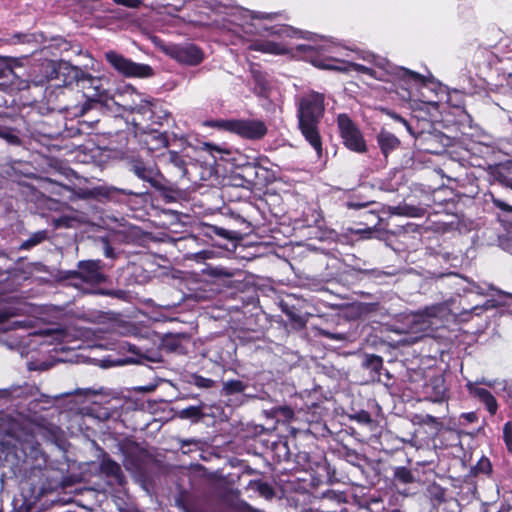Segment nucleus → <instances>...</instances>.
Listing matches in <instances>:
<instances>
[{"label":"nucleus","instance_id":"f257e3e1","mask_svg":"<svg viewBox=\"0 0 512 512\" xmlns=\"http://www.w3.org/2000/svg\"><path fill=\"white\" fill-rule=\"evenodd\" d=\"M0 396L23 400L15 405L13 411H0V430L18 442L14 451H7L5 462H10V457L16 460L15 463L11 461L14 473L43 469L47 456L36 438L57 441L61 434L60 427L41 414L53 404L52 398L38 395L36 388L31 385L17 387L11 392L0 391Z\"/></svg>","mask_w":512,"mask_h":512},{"label":"nucleus","instance_id":"f03ea898","mask_svg":"<svg viewBox=\"0 0 512 512\" xmlns=\"http://www.w3.org/2000/svg\"><path fill=\"white\" fill-rule=\"evenodd\" d=\"M296 49L298 52L304 53L305 58L315 67L321 69L336 70L344 73L355 71L380 81H388L389 76H395L407 83L422 84L424 82L423 76L419 73L404 67L395 66L386 58L371 52L362 51L358 55L363 61L374 65L377 69L355 63L351 60L340 59L337 56H342L343 54L338 51L339 48L331 41H322V43L315 45L300 44L297 45Z\"/></svg>","mask_w":512,"mask_h":512},{"label":"nucleus","instance_id":"7ed1b4c3","mask_svg":"<svg viewBox=\"0 0 512 512\" xmlns=\"http://www.w3.org/2000/svg\"><path fill=\"white\" fill-rule=\"evenodd\" d=\"M325 111V96L316 91L303 93L297 99V118L302 135L315 149L318 155L322 152V142L318 125Z\"/></svg>","mask_w":512,"mask_h":512},{"label":"nucleus","instance_id":"20e7f679","mask_svg":"<svg viewBox=\"0 0 512 512\" xmlns=\"http://www.w3.org/2000/svg\"><path fill=\"white\" fill-rule=\"evenodd\" d=\"M450 313L448 303H438L409 314L404 318L405 328L401 332L415 335L413 340L430 335Z\"/></svg>","mask_w":512,"mask_h":512},{"label":"nucleus","instance_id":"39448f33","mask_svg":"<svg viewBox=\"0 0 512 512\" xmlns=\"http://www.w3.org/2000/svg\"><path fill=\"white\" fill-rule=\"evenodd\" d=\"M65 279L70 284L85 294H95L96 286L107 280L103 273V263L101 260H82L77 264L76 270L66 272Z\"/></svg>","mask_w":512,"mask_h":512},{"label":"nucleus","instance_id":"423d86ee","mask_svg":"<svg viewBox=\"0 0 512 512\" xmlns=\"http://www.w3.org/2000/svg\"><path fill=\"white\" fill-rule=\"evenodd\" d=\"M275 15V13H261L247 9H239L234 14V22L242 28L244 33L250 35L260 34L262 31H268L271 35L286 37L296 36L297 31L289 26L279 25L267 27L260 23H256L264 19H272Z\"/></svg>","mask_w":512,"mask_h":512},{"label":"nucleus","instance_id":"0eeeda50","mask_svg":"<svg viewBox=\"0 0 512 512\" xmlns=\"http://www.w3.org/2000/svg\"><path fill=\"white\" fill-rule=\"evenodd\" d=\"M161 50L182 65L197 66L204 60L203 50L190 42L162 44Z\"/></svg>","mask_w":512,"mask_h":512},{"label":"nucleus","instance_id":"6e6552de","mask_svg":"<svg viewBox=\"0 0 512 512\" xmlns=\"http://www.w3.org/2000/svg\"><path fill=\"white\" fill-rule=\"evenodd\" d=\"M105 59L125 77L147 78L153 75V69L149 65L133 62L115 51L106 52Z\"/></svg>","mask_w":512,"mask_h":512},{"label":"nucleus","instance_id":"1a4fd4ad","mask_svg":"<svg viewBox=\"0 0 512 512\" xmlns=\"http://www.w3.org/2000/svg\"><path fill=\"white\" fill-rule=\"evenodd\" d=\"M128 170L138 179L148 183L151 187H162V175L157 165L152 161H145L141 157H131L128 160Z\"/></svg>","mask_w":512,"mask_h":512},{"label":"nucleus","instance_id":"9d476101","mask_svg":"<svg viewBox=\"0 0 512 512\" xmlns=\"http://www.w3.org/2000/svg\"><path fill=\"white\" fill-rule=\"evenodd\" d=\"M337 124L345 146L351 151L364 153L367 149L365 140L352 120L346 114H340Z\"/></svg>","mask_w":512,"mask_h":512},{"label":"nucleus","instance_id":"9b49d317","mask_svg":"<svg viewBox=\"0 0 512 512\" xmlns=\"http://www.w3.org/2000/svg\"><path fill=\"white\" fill-rule=\"evenodd\" d=\"M267 131V126L262 120L236 119L233 133L248 140H260Z\"/></svg>","mask_w":512,"mask_h":512},{"label":"nucleus","instance_id":"f8f14e48","mask_svg":"<svg viewBox=\"0 0 512 512\" xmlns=\"http://www.w3.org/2000/svg\"><path fill=\"white\" fill-rule=\"evenodd\" d=\"M47 68L50 69L49 79L59 80L63 86L71 85L73 82L79 84L84 73L81 69L72 66L68 62L50 63Z\"/></svg>","mask_w":512,"mask_h":512},{"label":"nucleus","instance_id":"ddd939ff","mask_svg":"<svg viewBox=\"0 0 512 512\" xmlns=\"http://www.w3.org/2000/svg\"><path fill=\"white\" fill-rule=\"evenodd\" d=\"M424 394L428 400L434 403L447 401V387L444 377L442 375H437L430 378L424 386Z\"/></svg>","mask_w":512,"mask_h":512},{"label":"nucleus","instance_id":"4468645a","mask_svg":"<svg viewBox=\"0 0 512 512\" xmlns=\"http://www.w3.org/2000/svg\"><path fill=\"white\" fill-rule=\"evenodd\" d=\"M135 97L136 99H133L131 104L124 105V109L137 114L143 121H152L155 103L151 99L142 98L138 94Z\"/></svg>","mask_w":512,"mask_h":512},{"label":"nucleus","instance_id":"2eb2a0df","mask_svg":"<svg viewBox=\"0 0 512 512\" xmlns=\"http://www.w3.org/2000/svg\"><path fill=\"white\" fill-rule=\"evenodd\" d=\"M78 85L85 90V94L89 99L102 101L104 98L105 89L100 78L93 77L84 72Z\"/></svg>","mask_w":512,"mask_h":512},{"label":"nucleus","instance_id":"dca6fc26","mask_svg":"<svg viewBox=\"0 0 512 512\" xmlns=\"http://www.w3.org/2000/svg\"><path fill=\"white\" fill-rule=\"evenodd\" d=\"M465 387L471 396L478 398L485 405L491 415L496 414L498 410L497 401L487 389L476 386V383L470 380L467 381Z\"/></svg>","mask_w":512,"mask_h":512},{"label":"nucleus","instance_id":"f3484780","mask_svg":"<svg viewBox=\"0 0 512 512\" xmlns=\"http://www.w3.org/2000/svg\"><path fill=\"white\" fill-rule=\"evenodd\" d=\"M248 49L266 54L283 55L288 53L287 47L279 42L270 40H255L248 45Z\"/></svg>","mask_w":512,"mask_h":512},{"label":"nucleus","instance_id":"a211bd4d","mask_svg":"<svg viewBox=\"0 0 512 512\" xmlns=\"http://www.w3.org/2000/svg\"><path fill=\"white\" fill-rule=\"evenodd\" d=\"M117 194H123V195H127V196L136 195V193H134L130 190H125V189L117 188L114 186H98V187L93 188L92 190H87V191L82 192V194L80 196L82 198L99 196V197H104L107 199H113Z\"/></svg>","mask_w":512,"mask_h":512},{"label":"nucleus","instance_id":"6ab92c4d","mask_svg":"<svg viewBox=\"0 0 512 512\" xmlns=\"http://www.w3.org/2000/svg\"><path fill=\"white\" fill-rule=\"evenodd\" d=\"M377 143L383 155L387 157L389 153L399 147L400 140L391 132L381 130L377 135Z\"/></svg>","mask_w":512,"mask_h":512},{"label":"nucleus","instance_id":"aec40b11","mask_svg":"<svg viewBox=\"0 0 512 512\" xmlns=\"http://www.w3.org/2000/svg\"><path fill=\"white\" fill-rule=\"evenodd\" d=\"M101 471L107 476L113 477L119 484L123 479L121 466L111 458H103L100 463Z\"/></svg>","mask_w":512,"mask_h":512},{"label":"nucleus","instance_id":"412c9836","mask_svg":"<svg viewBox=\"0 0 512 512\" xmlns=\"http://www.w3.org/2000/svg\"><path fill=\"white\" fill-rule=\"evenodd\" d=\"M363 367L370 370L373 374L371 378L380 380L381 370L383 369L382 357L374 354H367L363 360Z\"/></svg>","mask_w":512,"mask_h":512},{"label":"nucleus","instance_id":"4be33fe9","mask_svg":"<svg viewBox=\"0 0 512 512\" xmlns=\"http://www.w3.org/2000/svg\"><path fill=\"white\" fill-rule=\"evenodd\" d=\"M21 66V59L0 56V79L15 77V67Z\"/></svg>","mask_w":512,"mask_h":512},{"label":"nucleus","instance_id":"5701e85b","mask_svg":"<svg viewBox=\"0 0 512 512\" xmlns=\"http://www.w3.org/2000/svg\"><path fill=\"white\" fill-rule=\"evenodd\" d=\"M246 388L247 384L240 380H229L223 384L222 395L228 396L234 394H243Z\"/></svg>","mask_w":512,"mask_h":512},{"label":"nucleus","instance_id":"b1692460","mask_svg":"<svg viewBox=\"0 0 512 512\" xmlns=\"http://www.w3.org/2000/svg\"><path fill=\"white\" fill-rule=\"evenodd\" d=\"M236 119H217L205 122V125L218 130L228 131L233 133L235 129Z\"/></svg>","mask_w":512,"mask_h":512},{"label":"nucleus","instance_id":"393cba45","mask_svg":"<svg viewBox=\"0 0 512 512\" xmlns=\"http://www.w3.org/2000/svg\"><path fill=\"white\" fill-rule=\"evenodd\" d=\"M168 161L171 163L174 167H176L179 170L180 176L185 177L187 170H186V161L178 152L176 151H169L168 152Z\"/></svg>","mask_w":512,"mask_h":512},{"label":"nucleus","instance_id":"a878e982","mask_svg":"<svg viewBox=\"0 0 512 512\" xmlns=\"http://www.w3.org/2000/svg\"><path fill=\"white\" fill-rule=\"evenodd\" d=\"M393 475L397 481L403 484H409L415 481V477L412 471L404 466L396 467L394 469Z\"/></svg>","mask_w":512,"mask_h":512},{"label":"nucleus","instance_id":"bb28decb","mask_svg":"<svg viewBox=\"0 0 512 512\" xmlns=\"http://www.w3.org/2000/svg\"><path fill=\"white\" fill-rule=\"evenodd\" d=\"M493 287L489 284H479L473 281H468V285L463 288L464 293H476L478 295H486Z\"/></svg>","mask_w":512,"mask_h":512},{"label":"nucleus","instance_id":"cd10ccee","mask_svg":"<svg viewBox=\"0 0 512 512\" xmlns=\"http://www.w3.org/2000/svg\"><path fill=\"white\" fill-rule=\"evenodd\" d=\"M427 493L431 499L437 502H443L445 500V489L435 482L427 487Z\"/></svg>","mask_w":512,"mask_h":512},{"label":"nucleus","instance_id":"c85d7f7f","mask_svg":"<svg viewBox=\"0 0 512 512\" xmlns=\"http://www.w3.org/2000/svg\"><path fill=\"white\" fill-rule=\"evenodd\" d=\"M202 415L201 406H189L179 412V416L182 419H200Z\"/></svg>","mask_w":512,"mask_h":512},{"label":"nucleus","instance_id":"c756f323","mask_svg":"<svg viewBox=\"0 0 512 512\" xmlns=\"http://www.w3.org/2000/svg\"><path fill=\"white\" fill-rule=\"evenodd\" d=\"M46 238V232L45 231H38L34 233L32 236H30L27 240H25L21 244V249H30L37 244L41 243Z\"/></svg>","mask_w":512,"mask_h":512},{"label":"nucleus","instance_id":"7c9ffc66","mask_svg":"<svg viewBox=\"0 0 512 512\" xmlns=\"http://www.w3.org/2000/svg\"><path fill=\"white\" fill-rule=\"evenodd\" d=\"M190 383L201 389H209L214 386V380L198 374L191 375Z\"/></svg>","mask_w":512,"mask_h":512},{"label":"nucleus","instance_id":"2f4dec72","mask_svg":"<svg viewBox=\"0 0 512 512\" xmlns=\"http://www.w3.org/2000/svg\"><path fill=\"white\" fill-rule=\"evenodd\" d=\"M360 272L365 274V275H367L368 277H370L372 279L378 280L379 282H381L382 279L391 276L390 273L385 272V271L380 270V269H376V268L375 269L360 270Z\"/></svg>","mask_w":512,"mask_h":512},{"label":"nucleus","instance_id":"473e14b6","mask_svg":"<svg viewBox=\"0 0 512 512\" xmlns=\"http://www.w3.org/2000/svg\"><path fill=\"white\" fill-rule=\"evenodd\" d=\"M350 419L354 420L360 424H363V425H371L373 422L371 415L365 410H361V411L351 415Z\"/></svg>","mask_w":512,"mask_h":512},{"label":"nucleus","instance_id":"72a5a7b5","mask_svg":"<svg viewBox=\"0 0 512 512\" xmlns=\"http://www.w3.org/2000/svg\"><path fill=\"white\" fill-rule=\"evenodd\" d=\"M503 439L507 449L512 454V422L508 421L503 427Z\"/></svg>","mask_w":512,"mask_h":512},{"label":"nucleus","instance_id":"f704fd0d","mask_svg":"<svg viewBox=\"0 0 512 512\" xmlns=\"http://www.w3.org/2000/svg\"><path fill=\"white\" fill-rule=\"evenodd\" d=\"M474 383H476V386L478 385H485L490 388H496V386H501L503 390L507 389V382L506 381H498V380H490L487 378H481L476 380Z\"/></svg>","mask_w":512,"mask_h":512},{"label":"nucleus","instance_id":"c9c22d12","mask_svg":"<svg viewBox=\"0 0 512 512\" xmlns=\"http://www.w3.org/2000/svg\"><path fill=\"white\" fill-rule=\"evenodd\" d=\"M77 222L76 218L70 216H61L55 220V226L58 228H72Z\"/></svg>","mask_w":512,"mask_h":512},{"label":"nucleus","instance_id":"e433bc0d","mask_svg":"<svg viewBox=\"0 0 512 512\" xmlns=\"http://www.w3.org/2000/svg\"><path fill=\"white\" fill-rule=\"evenodd\" d=\"M417 209L413 207H401L394 206L390 208V213L394 215H408V216H416Z\"/></svg>","mask_w":512,"mask_h":512},{"label":"nucleus","instance_id":"4c0bfd02","mask_svg":"<svg viewBox=\"0 0 512 512\" xmlns=\"http://www.w3.org/2000/svg\"><path fill=\"white\" fill-rule=\"evenodd\" d=\"M510 234L507 232L506 235H501L498 238L500 248L508 253H512V236Z\"/></svg>","mask_w":512,"mask_h":512},{"label":"nucleus","instance_id":"58836bf2","mask_svg":"<svg viewBox=\"0 0 512 512\" xmlns=\"http://www.w3.org/2000/svg\"><path fill=\"white\" fill-rule=\"evenodd\" d=\"M493 307H495L493 302L491 300H487L483 305H476V306L472 307L470 310H465L464 313H466V314L474 313L475 315H480L483 311L489 310Z\"/></svg>","mask_w":512,"mask_h":512},{"label":"nucleus","instance_id":"ea45409f","mask_svg":"<svg viewBox=\"0 0 512 512\" xmlns=\"http://www.w3.org/2000/svg\"><path fill=\"white\" fill-rule=\"evenodd\" d=\"M0 137L6 139L10 144L18 145L20 143L18 136L6 128H0Z\"/></svg>","mask_w":512,"mask_h":512},{"label":"nucleus","instance_id":"a19ab883","mask_svg":"<svg viewBox=\"0 0 512 512\" xmlns=\"http://www.w3.org/2000/svg\"><path fill=\"white\" fill-rule=\"evenodd\" d=\"M245 177L249 183H254L258 176V170L255 166H248L244 169Z\"/></svg>","mask_w":512,"mask_h":512},{"label":"nucleus","instance_id":"79ce46f5","mask_svg":"<svg viewBox=\"0 0 512 512\" xmlns=\"http://www.w3.org/2000/svg\"><path fill=\"white\" fill-rule=\"evenodd\" d=\"M164 345L170 350V351H178L180 348L179 340L175 337H167L164 340Z\"/></svg>","mask_w":512,"mask_h":512},{"label":"nucleus","instance_id":"37998d69","mask_svg":"<svg viewBox=\"0 0 512 512\" xmlns=\"http://www.w3.org/2000/svg\"><path fill=\"white\" fill-rule=\"evenodd\" d=\"M113 2L128 8H138L142 3L141 0H113Z\"/></svg>","mask_w":512,"mask_h":512},{"label":"nucleus","instance_id":"c03bdc74","mask_svg":"<svg viewBox=\"0 0 512 512\" xmlns=\"http://www.w3.org/2000/svg\"><path fill=\"white\" fill-rule=\"evenodd\" d=\"M491 198H492V202L493 204L498 207L499 209L505 211V212H510L512 213V205H509L507 203H505L504 201L498 199V198H495L493 195H491Z\"/></svg>","mask_w":512,"mask_h":512},{"label":"nucleus","instance_id":"a18cd8bd","mask_svg":"<svg viewBox=\"0 0 512 512\" xmlns=\"http://www.w3.org/2000/svg\"><path fill=\"white\" fill-rule=\"evenodd\" d=\"M95 294L104 295V296H111L116 298H121L124 294L121 290H106V289H98Z\"/></svg>","mask_w":512,"mask_h":512},{"label":"nucleus","instance_id":"49530a36","mask_svg":"<svg viewBox=\"0 0 512 512\" xmlns=\"http://www.w3.org/2000/svg\"><path fill=\"white\" fill-rule=\"evenodd\" d=\"M371 202H357V201H349L347 203L348 208L351 209H361L367 207Z\"/></svg>","mask_w":512,"mask_h":512},{"label":"nucleus","instance_id":"de8ad7c7","mask_svg":"<svg viewBox=\"0 0 512 512\" xmlns=\"http://www.w3.org/2000/svg\"><path fill=\"white\" fill-rule=\"evenodd\" d=\"M345 457L351 463L359 459L357 452L351 449H346Z\"/></svg>","mask_w":512,"mask_h":512},{"label":"nucleus","instance_id":"09e8293b","mask_svg":"<svg viewBox=\"0 0 512 512\" xmlns=\"http://www.w3.org/2000/svg\"><path fill=\"white\" fill-rule=\"evenodd\" d=\"M461 418L464 419L468 423H473V422L477 421V419H478L477 414L475 412L463 413L461 415Z\"/></svg>","mask_w":512,"mask_h":512},{"label":"nucleus","instance_id":"8fccbe9b","mask_svg":"<svg viewBox=\"0 0 512 512\" xmlns=\"http://www.w3.org/2000/svg\"><path fill=\"white\" fill-rule=\"evenodd\" d=\"M392 118H393V119H395L396 121H398V122L402 123V124L406 127L407 131H408L410 134H413L412 129H411V127H410V125L408 124V122H407L403 117H401L400 115H397V114H393V115H392Z\"/></svg>","mask_w":512,"mask_h":512},{"label":"nucleus","instance_id":"3c124183","mask_svg":"<svg viewBox=\"0 0 512 512\" xmlns=\"http://www.w3.org/2000/svg\"><path fill=\"white\" fill-rule=\"evenodd\" d=\"M157 141L159 142V144L163 147H167L168 146V140H167V137L163 134H159L157 136Z\"/></svg>","mask_w":512,"mask_h":512},{"label":"nucleus","instance_id":"603ef678","mask_svg":"<svg viewBox=\"0 0 512 512\" xmlns=\"http://www.w3.org/2000/svg\"><path fill=\"white\" fill-rule=\"evenodd\" d=\"M508 233H512V217L502 220Z\"/></svg>","mask_w":512,"mask_h":512},{"label":"nucleus","instance_id":"864d4df0","mask_svg":"<svg viewBox=\"0 0 512 512\" xmlns=\"http://www.w3.org/2000/svg\"><path fill=\"white\" fill-rule=\"evenodd\" d=\"M104 254L108 258L113 257V254H114L113 253V249L109 245H106L105 250H104Z\"/></svg>","mask_w":512,"mask_h":512},{"label":"nucleus","instance_id":"5fc2aeb1","mask_svg":"<svg viewBox=\"0 0 512 512\" xmlns=\"http://www.w3.org/2000/svg\"><path fill=\"white\" fill-rule=\"evenodd\" d=\"M507 400L509 401L511 407H512V387H507Z\"/></svg>","mask_w":512,"mask_h":512},{"label":"nucleus","instance_id":"6e6d98bb","mask_svg":"<svg viewBox=\"0 0 512 512\" xmlns=\"http://www.w3.org/2000/svg\"><path fill=\"white\" fill-rule=\"evenodd\" d=\"M426 418H427V421L430 422V423H435L436 422V418L432 415H426Z\"/></svg>","mask_w":512,"mask_h":512},{"label":"nucleus","instance_id":"4d7b16f0","mask_svg":"<svg viewBox=\"0 0 512 512\" xmlns=\"http://www.w3.org/2000/svg\"><path fill=\"white\" fill-rule=\"evenodd\" d=\"M129 350L132 351L135 354H139L137 347L134 346V345H130L129 344Z\"/></svg>","mask_w":512,"mask_h":512},{"label":"nucleus","instance_id":"13d9d810","mask_svg":"<svg viewBox=\"0 0 512 512\" xmlns=\"http://www.w3.org/2000/svg\"><path fill=\"white\" fill-rule=\"evenodd\" d=\"M133 123L135 126L137 127H141L142 123L141 122H138V119L136 117H133L132 119Z\"/></svg>","mask_w":512,"mask_h":512},{"label":"nucleus","instance_id":"bf43d9fd","mask_svg":"<svg viewBox=\"0 0 512 512\" xmlns=\"http://www.w3.org/2000/svg\"><path fill=\"white\" fill-rule=\"evenodd\" d=\"M6 317L0 313V324H3L5 322Z\"/></svg>","mask_w":512,"mask_h":512},{"label":"nucleus","instance_id":"052dcab7","mask_svg":"<svg viewBox=\"0 0 512 512\" xmlns=\"http://www.w3.org/2000/svg\"><path fill=\"white\" fill-rule=\"evenodd\" d=\"M499 293L512 298V294L511 293H507V292H504V291H499Z\"/></svg>","mask_w":512,"mask_h":512},{"label":"nucleus","instance_id":"680f3d73","mask_svg":"<svg viewBox=\"0 0 512 512\" xmlns=\"http://www.w3.org/2000/svg\"><path fill=\"white\" fill-rule=\"evenodd\" d=\"M56 338L58 339L60 336H62V332L56 331L55 333Z\"/></svg>","mask_w":512,"mask_h":512},{"label":"nucleus","instance_id":"e2e57ef3","mask_svg":"<svg viewBox=\"0 0 512 512\" xmlns=\"http://www.w3.org/2000/svg\"><path fill=\"white\" fill-rule=\"evenodd\" d=\"M71 394H72V393H70V392H66V393H65V394H63V395L56 396L55 398H60L61 396H67V395H71Z\"/></svg>","mask_w":512,"mask_h":512},{"label":"nucleus","instance_id":"0e129e2a","mask_svg":"<svg viewBox=\"0 0 512 512\" xmlns=\"http://www.w3.org/2000/svg\"><path fill=\"white\" fill-rule=\"evenodd\" d=\"M15 37L18 38L19 41H23L20 35H15Z\"/></svg>","mask_w":512,"mask_h":512},{"label":"nucleus","instance_id":"69168bd1","mask_svg":"<svg viewBox=\"0 0 512 512\" xmlns=\"http://www.w3.org/2000/svg\"><path fill=\"white\" fill-rule=\"evenodd\" d=\"M84 393H85V394H89V393H91V390L86 389Z\"/></svg>","mask_w":512,"mask_h":512},{"label":"nucleus","instance_id":"338daca9","mask_svg":"<svg viewBox=\"0 0 512 512\" xmlns=\"http://www.w3.org/2000/svg\"><path fill=\"white\" fill-rule=\"evenodd\" d=\"M260 85H261V89L264 90L265 86L262 83H260Z\"/></svg>","mask_w":512,"mask_h":512},{"label":"nucleus","instance_id":"774afa93","mask_svg":"<svg viewBox=\"0 0 512 512\" xmlns=\"http://www.w3.org/2000/svg\"><path fill=\"white\" fill-rule=\"evenodd\" d=\"M25 87H28V84H25ZM24 88V86H19V89Z\"/></svg>","mask_w":512,"mask_h":512}]
</instances>
